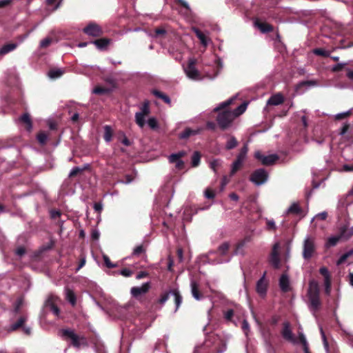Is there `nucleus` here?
Wrapping results in <instances>:
<instances>
[{
	"label": "nucleus",
	"instance_id": "obj_1",
	"mask_svg": "<svg viewBox=\"0 0 353 353\" xmlns=\"http://www.w3.org/2000/svg\"><path fill=\"white\" fill-rule=\"evenodd\" d=\"M234 99V98L230 99L214 109L215 112H219L216 120L217 125L221 130L228 129L235 119V115L231 110L227 109L232 103Z\"/></svg>",
	"mask_w": 353,
	"mask_h": 353
},
{
	"label": "nucleus",
	"instance_id": "obj_2",
	"mask_svg": "<svg viewBox=\"0 0 353 353\" xmlns=\"http://www.w3.org/2000/svg\"><path fill=\"white\" fill-rule=\"evenodd\" d=\"M28 315L27 313H23L19 315L16 321L12 323L10 326V330L15 332L21 329L22 332L26 336H30L32 333L31 327L26 326V323L28 321Z\"/></svg>",
	"mask_w": 353,
	"mask_h": 353
},
{
	"label": "nucleus",
	"instance_id": "obj_3",
	"mask_svg": "<svg viewBox=\"0 0 353 353\" xmlns=\"http://www.w3.org/2000/svg\"><path fill=\"white\" fill-rule=\"evenodd\" d=\"M61 336L71 339V344L75 347H80L81 345H87V341L84 336L79 337L73 330L63 329L61 330Z\"/></svg>",
	"mask_w": 353,
	"mask_h": 353
},
{
	"label": "nucleus",
	"instance_id": "obj_4",
	"mask_svg": "<svg viewBox=\"0 0 353 353\" xmlns=\"http://www.w3.org/2000/svg\"><path fill=\"white\" fill-rule=\"evenodd\" d=\"M268 179V173L263 168L254 170L250 176V181L256 185L264 184Z\"/></svg>",
	"mask_w": 353,
	"mask_h": 353
},
{
	"label": "nucleus",
	"instance_id": "obj_5",
	"mask_svg": "<svg viewBox=\"0 0 353 353\" xmlns=\"http://www.w3.org/2000/svg\"><path fill=\"white\" fill-rule=\"evenodd\" d=\"M281 334L283 339L293 344L297 343V339L292 332L291 324L289 321H285L282 323Z\"/></svg>",
	"mask_w": 353,
	"mask_h": 353
},
{
	"label": "nucleus",
	"instance_id": "obj_6",
	"mask_svg": "<svg viewBox=\"0 0 353 353\" xmlns=\"http://www.w3.org/2000/svg\"><path fill=\"white\" fill-rule=\"evenodd\" d=\"M83 32L85 34L93 37H99L103 34V30L101 27L94 22L89 23L83 29Z\"/></svg>",
	"mask_w": 353,
	"mask_h": 353
},
{
	"label": "nucleus",
	"instance_id": "obj_7",
	"mask_svg": "<svg viewBox=\"0 0 353 353\" xmlns=\"http://www.w3.org/2000/svg\"><path fill=\"white\" fill-rule=\"evenodd\" d=\"M315 250L314 239L311 238L306 239L303 243V257L306 260L311 259Z\"/></svg>",
	"mask_w": 353,
	"mask_h": 353
},
{
	"label": "nucleus",
	"instance_id": "obj_8",
	"mask_svg": "<svg viewBox=\"0 0 353 353\" xmlns=\"http://www.w3.org/2000/svg\"><path fill=\"white\" fill-rule=\"evenodd\" d=\"M186 155V152L183 150L179 151L177 153L171 154L168 160L171 163H175V167L177 170H181L185 168L184 161L181 159L184 157Z\"/></svg>",
	"mask_w": 353,
	"mask_h": 353
},
{
	"label": "nucleus",
	"instance_id": "obj_9",
	"mask_svg": "<svg viewBox=\"0 0 353 353\" xmlns=\"http://www.w3.org/2000/svg\"><path fill=\"white\" fill-rule=\"evenodd\" d=\"M254 157L264 165H272L279 159L277 154L265 156L260 151H256L254 153Z\"/></svg>",
	"mask_w": 353,
	"mask_h": 353
},
{
	"label": "nucleus",
	"instance_id": "obj_10",
	"mask_svg": "<svg viewBox=\"0 0 353 353\" xmlns=\"http://www.w3.org/2000/svg\"><path fill=\"white\" fill-rule=\"evenodd\" d=\"M338 230L342 239L347 240L353 236V226L350 228V223L348 221H345L344 223L340 224L338 228Z\"/></svg>",
	"mask_w": 353,
	"mask_h": 353
},
{
	"label": "nucleus",
	"instance_id": "obj_11",
	"mask_svg": "<svg viewBox=\"0 0 353 353\" xmlns=\"http://www.w3.org/2000/svg\"><path fill=\"white\" fill-rule=\"evenodd\" d=\"M196 61L191 59L188 61V64L185 69L186 75L192 79H196L199 77V72L195 68Z\"/></svg>",
	"mask_w": 353,
	"mask_h": 353
},
{
	"label": "nucleus",
	"instance_id": "obj_12",
	"mask_svg": "<svg viewBox=\"0 0 353 353\" xmlns=\"http://www.w3.org/2000/svg\"><path fill=\"white\" fill-rule=\"evenodd\" d=\"M151 288L150 282L143 283L141 287H132L130 290L132 296L138 298L141 294H146Z\"/></svg>",
	"mask_w": 353,
	"mask_h": 353
},
{
	"label": "nucleus",
	"instance_id": "obj_13",
	"mask_svg": "<svg viewBox=\"0 0 353 353\" xmlns=\"http://www.w3.org/2000/svg\"><path fill=\"white\" fill-rule=\"evenodd\" d=\"M254 24L255 27L258 28L262 33H269L274 30V27L272 25L267 22H262L259 19H256L254 21Z\"/></svg>",
	"mask_w": 353,
	"mask_h": 353
},
{
	"label": "nucleus",
	"instance_id": "obj_14",
	"mask_svg": "<svg viewBox=\"0 0 353 353\" xmlns=\"http://www.w3.org/2000/svg\"><path fill=\"white\" fill-rule=\"evenodd\" d=\"M266 272H265L262 277L257 281L256 285V290L261 296H264L266 294L268 283L265 280Z\"/></svg>",
	"mask_w": 353,
	"mask_h": 353
},
{
	"label": "nucleus",
	"instance_id": "obj_15",
	"mask_svg": "<svg viewBox=\"0 0 353 353\" xmlns=\"http://www.w3.org/2000/svg\"><path fill=\"white\" fill-rule=\"evenodd\" d=\"M191 292L192 296L197 301H200L203 299L204 296L199 290V285L195 281L191 282Z\"/></svg>",
	"mask_w": 353,
	"mask_h": 353
},
{
	"label": "nucleus",
	"instance_id": "obj_16",
	"mask_svg": "<svg viewBox=\"0 0 353 353\" xmlns=\"http://www.w3.org/2000/svg\"><path fill=\"white\" fill-rule=\"evenodd\" d=\"M284 102V97L281 93H276L272 95L267 101V105H278Z\"/></svg>",
	"mask_w": 353,
	"mask_h": 353
},
{
	"label": "nucleus",
	"instance_id": "obj_17",
	"mask_svg": "<svg viewBox=\"0 0 353 353\" xmlns=\"http://www.w3.org/2000/svg\"><path fill=\"white\" fill-rule=\"evenodd\" d=\"M91 43L94 44L99 50H104L107 49L108 46L111 43V39L108 38H101L95 39Z\"/></svg>",
	"mask_w": 353,
	"mask_h": 353
},
{
	"label": "nucleus",
	"instance_id": "obj_18",
	"mask_svg": "<svg viewBox=\"0 0 353 353\" xmlns=\"http://www.w3.org/2000/svg\"><path fill=\"white\" fill-rule=\"evenodd\" d=\"M318 85V82L316 80H307L299 82L295 88L296 92H303L302 88L304 87H312Z\"/></svg>",
	"mask_w": 353,
	"mask_h": 353
},
{
	"label": "nucleus",
	"instance_id": "obj_19",
	"mask_svg": "<svg viewBox=\"0 0 353 353\" xmlns=\"http://www.w3.org/2000/svg\"><path fill=\"white\" fill-rule=\"evenodd\" d=\"M279 286L281 290L287 292L290 290V281L287 274H283L279 279Z\"/></svg>",
	"mask_w": 353,
	"mask_h": 353
},
{
	"label": "nucleus",
	"instance_id": "obj_20",
	"mask_svg": "<svg viewBox=\"0 0 353 353\" xmlns=\"http://www.w3.org/2000/svg\"><path fill=\"white\" fill-rule=\"evenodd\" d=\"M319 286L318 283L314 281H310L309 283V289H308V296H319Z\"/></svg>",
	"mask_w": 353,
	"mask_h": 353
},
{
	"label": "nucleus",
	"instance_id": "obj_21",
	"mask_svg": "<svg viewBox=\"0 0 353 353\" xmlns=\"http://www.w3.org/2000/svg\"><path fill=\"white\" fill-rule=\"evenodd\" d=\"M146 248L143 245H139L134 248L132 255L134 256H143V259L144 261L147 259V255L145 254Z\"/></svg>",
	"mask_w": 353,
	"mask_h": 353
},
{
	"label": "nucleus",
	"instance_id": "obj_22",
	"mask_svg": "<svg viewBox=\"0 0 353 353\" xmlns=\"http://www.w3.org/2000/svg\"><path fill=\"white\" fill-rule=\"evenodd\" d=\"M20 121L26 125V129L28 131H31L32 128V123L29 114L24 113L20 117Z\"/></svg>",
	"mask_w": 353,
	"mask_h": 353
},
{
	"label": "nucleus",
	"instance_id": "obj_23",
	"mask_svg": "<svg viewBox=\"0 0 353 353\" xmlns=\"http://www.w3.org/2000/svg\"><path fill=\"white\" fill-rule=\"evenodd\" d=\"M152 93L157 98H159V99H161V100H163L165 103H167L168 105L171 104V100H170V97L165 93H163L158 90H153L152 91Z\"/></svg>",
	"mask_w": 353,
	"mask_h": 353
},
{
	"label": "nucleus",
	"instance_id": "obj_24",
	"mask_svg": "<svg viewBox=\"0 0 353 353\" xmlns=\"http://www.w3.org/2000/svg\"><path fill=\"white\" fill-rule=\"evenodd\" d=\"M198 133V130H192L190 128H186L182 132L179 134V138L181 139H186L192 135Z\"/></svg>",
	"mask_w": 353,
	"mask_h": 353
},
{
	"label": "nucleus",
	"instance_id": "obj_25",
	"mask_svg": "<svg viewBox=\"0 0 353 353\" xmlns=\"http://www.w3.org/2000/svg\"><path fill=\"white\" fill-rule=\"evenodd\" d=\"M65 299L72 304V305H75L77 303L76 295L73 290L68 288H65Z\"/></svg>",
	"mask_w": 353,
	"mask_h": 353
},
{
	"label": "nucleus",
	"instance_id": "obj_26",
	"mask_svg": "<svg viewBox=\"0 0 353 353\" xmlns=\"http://www.w3.org/2000/svg\"><path fill=\"white\" fill-rule=\"evenodd\" d=\"M308 298L311 307L314 310H317L321 305L319 296H309Z\"/></svg>",
	"mask_w": 353,
	"mask_h": 353
},
{
	"label": "nucleus",
	"instance_id": "obj_27",
	"mask_svg": "<svg viewBox=\"0 0 353 353\" xmlns=\"http://www.w3.org/2000/svg\"><path fill=\"white\" fill-rule=\"evenodd\" d=\"M170 292H172V294L174 296V302L176 305L175 311H176L182 303L183 298L178 290H171Z\"/></svg>",
	"mask_w": 353,
	"mask_h": 353
},
{
	"label": "nucleus",
	"instance_id": "obj_28",
	"mask_svg": "<svg viewBox=\"0 0 353 353\" xmlns=\"http://www.w3.org/2000/svg\"><path fill=\"white\" fill-rule=\"evenodd\" d=\"M243 161H244L236 158V159L233 162L232 165V169L230 174V176H233L238 170L241 168Z\"/></svg>",
	"mask_w": 353,
	"mask_h": 353
},
{
	"label": "nucleus",
	"instance_id": "obj_29",
	"mask_svg": "<svg viewBox=\"0 0 353 353\" xmlns=\"http://www.w3.org/2000/svg\"><path fill=\"white\" fill-rule=\"evenodd\" d=\"M23 305V300L22 298H19L16 300V301L14 302V305H13V313L15 315H17V314L21 315V314H23L21 311Z\"/></svg>",
	"mask_w": 353,
	"mask_h": 353
},
{
	"label": "nucleus",
	"instance_id": "obj_30",
	"mask_svg": "<svg viewBox=\"0 0 353 353\" xmlns=\"http://www.w3.org/2000/svg\"><path fill=\"white\" fill-rule=\"evenodd\" d=\"M88 168L89 165H86L83 168H81L79 167H74L69 174V178L72 179L77 176V175L82 173L83 171L86 170Z\"/></svg>",
	"mask_w": 353,
	"mask_h": 353
},
{
	"label": "nucleus",
	"instance_id": "obj_31",
	"mask_svg": "<svg viewBox=\"0 0 353 353\" xmlns=\"http://www.w3.org/2000/svg\"><path fill=\"white\" fill-rule=\"evenodd\" d=\"M17 48V44L14 43H8L4 45L1 48H0V54L3 55L6 54Z\"/></svg>",
	"mask_w": 353,
	"mask_h": 353
},
{
	"label": "nucleus",
	"instance_id": "obj_32",
	"mask_svg": "<svg viewBox=\"0 0 353 353\" xmlns=\"http://www.w3.org/2000/svg\"><path fill=\"white\" fill-rule=\"evenodd\" d=\"M113 136V131L110 125L104 126V134L103 139L106 142H110L112 140Z\"/></svg>",
	"mask_w": 353,
	"mask_h": 353
},
{
	"label": "nucleus",
	"instance_id": "obj_33",
	"mask_svg": "<svg viewBox=\"0 0 353 353\" xmlns=\"http://www.w3.org/2000/svg\"><path fill=\"white\" fill-rule=\"evenodd\" d=\"M237 145H238V141L236 140V139L234 137L231 136V137H230V138L228 139V141L226 142L225 149L228 150H230L236 148L237 146Z\"/></svg>",
	"mask_w": 353,
	"mask_h": 353
},
{
	"label": "nucleus",
	"instance_id": "obj_34",
	"mask_svg": "<svg viewBox=\"0 0 353 353\" xmlns=\"http://www.w3.org/2000/svg\"><path fill=\"white\" fill-rule=\"evenodd\" d=\"M353 255V248L347 251V252L344 253L341 256V257L337 260L336 261V265H340L343 263H344L346 260Z\"/></svg>",
	"mask_w": 353,
	"mask_h": 353
},
{
	"label": "nucleus",
	"instance_id": "obj_35",
	"mask_svg": "<svg viewBox=\"0 0 353 353\" xmlns=\"http://www.w3.org/2000/svg\"><path fill=\"white\" fill-rule=\"evenodd\" d=\"M201 154L199 152L195 151L192 156V166L197 167L200 164L201 162Z\"/></svg>",
	"mask_w": 353,
	"mask_h": 353
},
{
	"label": "nucleus",
	"instance_id": "obj_36",
	"mask_svg": "<svg viewBox=\"0 0 353 353\" xmlns=\"http://www.w3.org/2000/svg\"><path fill=\"white\" fill-rule=\"evenodd\" d=\"M342 239L340 234L339 233L338 236H331L328 238L327 242H326V246L327 247H333L335 246L339 240Z\"/></svg>",
	"mask_w": 353,
	"mask_h": 353
},
{
	"label": "nucleus",
	"instance_id": "obj_37",
	"mask_svg": "<svg viewBox=\"0 0 353 353\" xmlns=\"http://www.w3.org/2000/svg\"><path fill=\"white\" fill-rule=\"evenodd\" d=\"M230 245L228 242H224L221 244L217 248V252L220 255H225L229 250Z\"/></svg>",
	"mask_w": 353,
	"mask_h": 353
},
{
	"label": "nucleus",
	"instance_id": "obj_38",
	"mask_svg": "<svg viewBox=\"0 0 353 353\" xmlns=\"http://www.w3.org/2000/svg\"><path fill=\"white\" fill-rule=\"evenodd\" d=\"M63 74V72L59 68L51 69L48 72V76L51 79H57L60 77Z\"/></svg>",
	"mask_w": 353,
	"mask_h": 353
},
{
	"label": "nucleus",
	"instance_id": "obj_39",
	"mask_svg": "<svg viewBox=\"0 0 353 353\" xmlns=\"http://www.w3.org/2000/svg\"><path fill=\"white\" fill-rule=\"evenodd\" d=\"M313 53L316 55L321 56L325 58L330 57V51L325 50V49L321 48L314 49Z\"/></svg>",
	"mask_w": 353,
	"mask_h": 353
},
{
	"label": "nucleus",
	"instance_id": "obj_40",
	"mask_svg": "<svg viewBox=\"0 0 353 353\" xmlns=\"http://www.w3.org/2000/svg\"><path fill=\"white\" fill-rule=\"evenodd\" d=\"M247 104L245 103H241L236 109H234L232 113L235 115V118L243 114L246 110Z\"/></svg>",
	"mask_w": 353,
	"mask_h": 353
},
{
	"label": "nucleus",
	"instance_id": "obj_41",
	"mask_svg": "<svg viewBox=\"0 0 353 353\" xmlns=\"http://www.w3.org/2000/svg\"><path fill=\"white\" fill-rule=\"evenodd\" d=\"M296 339L297 343L299 342L302 345L303 350H306L307 347H309L306 338L303 332H299L298 339Z\"/></svg>",
	"mask_w": 353,
	"mask_h": 353
},
{
	"label": "nucleus",
	"instance_id": "obj_42",
	"mask_svg": "<svg viewBox=\"0 0 353 353\" xmlns=\"http://www.w3.org/2000/svg\"><path fill=\"white\" fill-rule=\"evenodd\" d=\"M302 210L297 203H293L288 210L289 214H300Z\"/></svg>",
	"mask_w": 353,
	"mask_h": 353
},
{
	"label": "nucleus",
	"instance_id": "obj_43",
	"mask_svg": "<svg viewBox=\"0 0 353 353\" xmlns=\"http://www.w3.org/2000/svg\"><path fill=\"white\" fill-rule=\"evenodd\" d=\"M194 32L197 38L201 41V43L206 46L208 43L206 36L199 29H195Z\"/></svg>",
	"mask_w": 353,
	"mask_h": 353
},
{
	"label": "nucleus",
	"instance_id": "obj_44",
	"mask_svg": "<svg viewBox=\"0 0 353 353\" xmlns=\"http://www.w3.org/2000/svg\"><path fill=\"white\" fill-rule=\"evenodd\" d=\"M111 92V90L110 88L101 87V86H97L93 90V92L97 94H108Z\"/></svg>",
	"mask_w": 353,
	"mask_h": 353
},
{
	"label": "nucleus",
	"instance_id": "obj_45",
	"mask_svg": "<svg viewBox=\"0 0 353 353\" xmlns=\"http://www.w3.org/2000/svg\"><path fill=\"white\" fill-rule=\"evenodd\" d=\"M37 139L40 144L45 145L47 142L48 135L46 134V132L41 131L38 133Z\"/></svg>",
	"mask_w": 353,
	"mask_h": 353
},
{
	"label": "nucleus",
	"instance_id": "obj_46",
	"mask_svg": "<svg viewBox=\"0 0 353 353\" xmlns=\"http://www.w3.org/2000/svg\"><path fill=\"white\" fill-rule=\"evenodd\" d=\"M145 116L143 114L137 112L135 114L136 123L139 126L143 128L145 125Z\"/></svg>",
	"mask_w": 353,
	"mask_h": 353
},
{
	"label": "nucleus",
	"instance_id": "obj_47",
	"mask_svg": "<svg viewBox=\"0 0 353 353\" xmlns=\"http://www.w3.org/2000/svg\"><path fill=\"white\" fill-rule=\"evenodd\" d=\"M248 151V147L247 144H245L241 149L239 154L237 155L236 158L241 159L243 161L245 160L246 157V154Z\"/></svg>",
	"mask_w": 353,
	"mask_h": 353
},
{
	"label": "nucleus",
	"instance_id": "obj_48",
	"mask_svg": "<svg viewBox=\"0 0 353 353\" xmlns=\"http://www.w3.org/2000/svg\"><path fill=\"white\" fill-rule=\"evenodd\" d=\"M119 139L125 146H130L132 145V142L128 139L125 133L123 132H120Z\"/></svg>",
	"mask_w": 353,
	"mask_h": 353
},
{
	"label": "nucleus",
	"instance_id": "obj_49",
	"mask_svg": "<svg viewBox=\"0 0 353 353\" xmlns=\"http://www.w3.org/2000/svg\"><path fill=\"white\" fill-rule=\"evenodd\" d=\"M62 213L61 210L52 209L50 210V216L52 219H59L61 216Z\"/></svg>",
	"mask_w": 353,
	"mask_h": 353
},
{
	"label": "nucleus",
	"instance_id": "obj_50",
	"mask_svg": "<svg viewBox=\"0 0 353 353\" xmlns=\"http://www.w3.org/2000/svg\"><path fill=\"white\" fill-rule=\"evenodd\" d=\"M331 285H332V279H327L324 280L325 293L326 295L330 294Z\"/></svg>",
	"mask_w": 353,
	"mask_h": 353
},
{
	"label": "nucleus",
	"instance_id": "obj_51",
	"mask_svg": "<svg viewBox=\"0 0 353 353\" xmlns=\"http://www.w3.org/2000/svg\"><path fill=\"white\" fill-rule=\"evenodd\" d=\"M85 263H86L85 255V254L83 252H81V254H80V259H79V265H78V267L76 269V271L77 272L81 268H82L85 265Z\"/></svg>",
	"mask_w": 353,
	"mask_h": 353
},
{
	"label": "nucleus",
	"instance_id": "obj_52",
	"mask_svg": "<svg viewBox=\"0 0 353 353\" xmlns=\"http://www.w3.org/2000/svg\"><path fill=\"white\" fill-rule=\"evenodd\" d=\"M103 259L105 265L108 268H116L117 266V264L111 262L110 258L107 255H103Z\"/></svg>",
	"mask_w": 353,
	"mask_h": 353
},
{
	"label": "nucleus",
	"instance_id": "obj_53",
	"mask_svg": "<svg viewBox=\"0 0 353 353\" xmlns=\"http://www.w3.org/2000/svg\"><path fill=\"white\" fill-rule=\"evenodd\" d=\"M141 111L139 112L140 114H143L144 116H147L150 114V107L149 103L148 101L145 102L141 108Z\"/></svg>",
	"mask_w": 353,
	"mask_h": 353
},
{
	"label": "nucleus",
	"instance_id": "obj_54",
	"mask_svg": "<svg viewBox=\"0 0 353 353\" xmlns=\"http://www.w3.org/2000/svg\"><path fill=\"white\" fill-rule=\"evenodd\" d=\"M148 124L149 127L152 130H156L159 128L157 120L154 117L150 118L148 119Z\"/></svg>",
	"mask_w": 353,
	"mask_h": 353
},
{
	"label": "nucleus",
	"instance_id": "obj_55",
	"mask_svg": "<svg viewBox=\"0 0 353 353\" xmlns=\"http://www.w3.org/2000/svg\"><path fill=\"white\" fill-rule=\"evenodd\" d=\"M166 30L163 28H157L154 30V37H163L165 35Z\"/></svg>",
	"mask_w": 353,
	"mask_h": 353
},
{
	"label": "nucleus",
	"instance_id": "obj_56",
	"mask_svg": "<svg viewBox=\"0 0 353 353\" xmlns=\"http://www.w3.org/2000/svg\"><path fill=\"white\" fill-rule=\"evenodd\" d=\"M319 273L324 277V280L331 279V275L326 267H322L319 269Z\"/></svg>",
	"mask_w": 353,
	"mask_h": 353
},
{
	"label": "nucleus",
	"instance_id": "obj_57",
	"mask_svg": "<svg viewBox=\"0 0 353 353\" xmlns=\"http://www.w3.org/2000/svg\"><path fill=\"white\" fill-rule=\"evenodd\" d=\"M170 294H172V292H170V291L166 292L164 294H161L158 302L161 305L165 303L168 300Z\"/></svg>",
	"mask_w": 353,
	"mask_h": 353
},
{
	"label": "nucleus",
	"instance_id": "obj_58",
	"mask_svg": "<svg viewBox=\"0 0 353 353\" xmlns=\"http://www.w3.org/2000/svg\"><path fill=\"white\" fill-rule=\"evenodd\" d=\"M352 114V111L351 110H349V111H347L345 112H343V113H339V114H337L336 116H335V119L336 120H342L343 119H345L347 117H348L349 116H350L351 114Z\"/></svg>",
	"mask_w": 353,
	"mask_h": 353
},
{
	"label": "nucleus",
	"instance_id": "obj_59",
	"mask_svg": "<svg viewBox=\"0 0 353 353\" xmlns=\"http://www.w3.org/2000/svg\"><path fill=\"white\" fill-rule=\"evenodd\" d=\"M221 161L219 159H216L212 161L210 163V168L214 170V172H216L218 168L221 166Z\"/></svg>",
	"mask_w": 353,
	"mask_h": 353
},
{
	"label": "nucleus",
	"instance_id": "obj_60",
	"mask_svg": "<svg viewBox=\"0 0 353 353\" xmlns=\"http://www.w3.org/2000/svg\"><path fill=\"white\" fill-rule=\"evenodd\" d=\"M234 314V312L232 309H229L224 312V318L228 321H231Z\"/></svg>",
	"mask_w": 353,
	"mask_h": 353
},
{
	"label": "nucleus",
	"instance_id": "obj_61",
	"mask_svg": "<svg viewBox=\"0 0 353 353\" xmlns=\"http://www.w3.org/2000/svg\"><path fill=\"white\" fill-rule=\"evenodd\" d=\"M52 41V39L50 37L45 38L40 43V47L42 48H46L48 47Z\"/></svg>",
	"mask_w": 353,
	"mask_h": 353
},
{
	"label": "nucleus",
	"instance_id": "obj_62",
	"mask_svg": "<svg viewBox=\"0 0 353 353\" xmlns=\"http://www.w3.org/2000/svg\"><path fill=\"white\" fill-rule=\"evenodd\" d=\"M281 316L279 315H273L271 316L270 319L269 320V322L270 325L275 326L279 322Z\"/></svg>",
	"mask_w": 353,
	"mask_h": 353
},
{
	"label": "nucleus",
	"instance_id": "obj_63",
	"mask_svg": "<svg viewBox=\"0 0 353 353\" xmlns=\"http://www.w3.org/2000/svg\"><path fill=\"white\" fill-rule=\"evenodd\" d=\"M205 196L208 199H212L215 196L214 191L210 188H208L205 191Z\"/></svg>",
	"mask_w": 353,
	"mask_h": 353
},
{
	"label": "nucleus",
	"instance_id": "obj_64",
	"mask_svg": "<svg viewBox=\"0 0 353 353\" xmlns=\"http://www.w3.org/2000/svg\"><path fill=\"white\" fill-rule=\"evenodd\" d=\"M119 274L125 277H130L132 275L133 272L128 268H123L120 271Z\"/></svg>",
	"mask_w": 353,
	"mask_h": 353
}]
</instances>
